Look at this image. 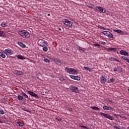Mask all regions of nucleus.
I'll return each mask as SVG.
<instances>
[{"mask_svg":"<svg viewBox=\"0 0 129 129\" xmlns=\"http://www.w3.org/2000/svg\"><path fill=\"white\" fill-rule=\"evenodd\" d=\"M18 34L21 36L23 38H28L31 36V35L29 32L26 30H21L18 32Z\"/></svg>","mask_w":129,"mask_h":129,"instance_id":"nucleus-1","label":"nucleus"},{"mask_svg":"<svg viewBox=\"0 0 129 129\" xmlns=\"http://www.w3.org/2000/svg\"><path fill=\"white\" fill-rule=\"evenodd\" d=\"M66 71L69 74H76L77 75L78 72L75 69L73 68H69L68 67H67L65 69Z\"/></svg>","mask_w":129,"mask_h":129,"instance_id":"nucleus-2","label":"nucleus"},{"mask_svg":"<svg viewBox=\"0 0 129 129\" xmlns=\"http://www.w3.org/2000/svg\"><path fill=\"white\" fill-rule=\"evenodd\" d=\"M63 24H64L66 26H67L68 27H72V25H73V23L67 19H64L62 21Z\"/></svg>","mask_w":129,"mask_h":129,"instance_id":"nucleus-3","label":"nucleus"},{"mask_svg":"<svg viewBox=\"0 0 129 129\" xmlns=\"http://www.w3.org/2000/svg\"><path fill=\"white\" fill-rule=\"evenodd\" d=\"M100 113L101 115L104 116V117H106V118H108V119H110V120H113L114 119V118H113V117L109 115L108 114H105L103 112H100Z\"/></svg>","mask_w":129,"mask_h":129,"instance_id":"nucleus-4","label":"nucleus"},{"mask_svg":"<svg viewBox=\"0 0 129 129\" xmlns=\"http://www.w3.org/2000/svg\"><path fill=\"white\" fill-rule=\"evenodd\" d=\"M95 11L97 12H99V13H105L106 12V10H105V9L101 7H96L95 8Z\"/></svg>","mask_w":129,"mask_h":129,"instance_id":"nucleus-5","label":"nucleus"},{"mask_svg":"<svg viewBox=\"0 0 129 129\" xmlns=\"http://www.w3.org/2000/svg\"><path fill=\"white\" fill-rule=\"evenodd\" d=\"M70 88L71 89V91L72 92H75V93H78L79 91L78 90V87L74 86V85H71L70 87Z\"/></svg>","mask_w":129,"mask_h":129,"instance_id":"nucleus-6","label":"nucleus"},{"mask_svg":"<svg viewBox=\"0 0 129 129\" xmlns=\"http://www.w3.org/2000/svg\"><path fill=\"white\" fill-rule=\"evenodd\" d=\"M102 33H103V35L107 36V37H109V38H113V35H112V33L109 31H104L102 32Z\"/></svg>","mask_w":129,"mask_h":129,"instance_id":"nucleus-7","label":"nucleus"},{"mask_svg":"<svg viewBox=\"0 0 129 129\" xmlns=\"http://www.w3.org/2000/svg\"><path fill=\"white\" fill-rule=\"evenodd\" d=\"M4 53L7 56H11V55H13V51L11 50V49H5Z\"/></svg>","mask_w":129,"mask_h":129,"instance_id":"nucleus-8","label":"nucleus"},{"mask_svg":"<svg viewBox=\"0 0 129 129\" xmlns=\"http://www.w3.org/2000/svg\"><path fill=\"white\" fill-rule=\"evenodd\" d=\"M28 92L29 94H30V95H31V96H33L35 98H39V96H38V95H37V94L35 93L34 92L31 91H28Z\"/></svg>","mask_w":129,"mask_h":129,"instance_id":"nucleus-9","label":"nucleus"},{"mask_svg":"<svg viewBox=\"0 0 129 129\" xmlns=\"http://www.w3.org/2000/svg\"><path fill=\"white\" fill-rule=\"evenodd\" d=\"M100 82L102 84H104L106 82V78L105 76H101L100 77Z\"/></svg>","mask_w":129,"mask_h":129,"instance_id":"nucleus-10","label":"nucleus"},{"mask_svg":"<svg viewBox=\"0 0 129 129\" xmlns=\"http://www.w3.org/2000/svg\"><path fill=\"white\" fill-rule=\"evenodd\" d=\"M40 46L41 47H43L42 49H48L47 47L44 46H47V43L45 42V41H42L40 42Z\"/></svg>","mask_w":129,"mask_h":129,"instance_id":"nucleus-11","label":"nucleus"},{"mask_svg":"<svg viewBox=\"0 0 129 129\" xmlns=\"http://www.w3.org/2000/svg\"><path fill=\"white\" fill-rule=\"evenodd\" d=\"M103 109L104 110H112V111H113V110L114 109H113V108H112L111 107L107 106H103Z\"/></svg>","mask_w":129,"mask_h":129,"instance_id":"nucleus-12","label":"nucleus"},{"mask_svg":"<svg viewBox=\"0 0 129 129\" xmlns=\"http://www.w3.org/2000/svg\"><path fill=\"white\" fill-rule=\"evenodd\" d=\"M70 77L71 78H72V79H74V80H77L78 81H79V80L81 79L80 77L77 76L70 75Z\"/></svg>","mask_w":129,"mask_h":129,"instance_id":"nucleus-13","label":"nucleus"},{"mask_svg":"<svg viewBox=\"0 0 129 129\" xmlns=\"http://www.w3.org/2000/svg\"><path fill=\"white\" fill-rule=\"evenodd\" d=\"M121 55H124V56H128V53L123 50H121L119 51Z\"/></svg>","mask_w":129,"mask_h":129,"instance_id":"nucleus-14","label":"nucleus"},{"mask_svg":"<svg viewBox=\"0 0 129 129\" xmlns=\"http://www.w3.org/2000/svg\"><path fill=\"white\" fill-rule=\"evenodd\" d=\"M115 33H118V34H122L123 33V32L120 30H117V29H113V30Z\"/></svg>","mask_w":129,"mask_h":129,"instance_id":"nucleus-15","label":"nucleus"},{"mask_svg":"<svg viewBox=\"0 0 129 129\" xmlns=\"http://www.w3.org/2000/svg\"><path fill=\"white\" fill-rule=\"evenodd\" d=\"M86 6H87V7L90 9H93V7H94L93 5L89 3H87Z\"/></svg>","mask_w":129,"mask_h":129,"instance_id":"nucleus-16","label":"nucleus"},{"mask_svg":"<svg viewBox=\"0 0 129 129\" xmlns=\"http://www.w3.org/2000/svg\"><path fill=\"white\" fill-rule=\"evenodd\" d=\"M21 95H22V96H24V97H25V98H27V99H29V96L27 95L26 93H25L24 92H22L21 93Z\"/></svg>","mask_w":129,"mask_h":129,"instance_id":"nucleus-17","label":"nucleus"},{"mask_svg":"<svg viewBox=\"0 0 129 129\" xmlns=\"http://www.w3.org/2000/svg\"><path fill=\"white\" fill-rule=\"evenodd\" d=\"M18 45H19V46L22 48H26V45L22 42H18Z\"/></svg>","mask_w":129,"mask_h":129,"instance_id":"nucleus-18","label":"nucleus"},{"mask_svg":"<svg viewBox=\"0 0 129 129\" xmlns=\"http://www.w3.org/2000/svg\"><path fill=\"white\" fill-rule=\"evenodd\" d=\"M17 58L18 59H20L21 60H25V59H26V58L24 56H23L21 55H17Z\"/></svg>","mask_w":129,"mask_h":129,"instance_id":"nucleus-19","label":"nucleus"},{"mask_svg":"<svg viewBox=\"0 0 129 129\" xmlns=\"http://www.w3.org/2000/svg\"><path fill=\"white\" fill-rule=\"evenodd\" d=\"M18 99L20 100V101H22L24 99V97L21 95L18 96Z\"/></svg>","mask_w":129,"mask_h":129,"instance_id":"nucleus-20","label":"nucleus"},{"mask_svg":"<svg viewBox=\"0 0 129 129\" xmlns=\"http://www.w3.org/2000/svg\"><path fill=\"white\" fill-rule=\"evenodd\" d=\"M1 27L5 28V27H8V24H7L6 22H3L1 24Z\"/></svg>","mask_w":129,"mask_h":129,"instance_id":"nucleus-21","label":"nucleus"},{"mask_svg":"<svg viewBox=\"0 0 129 129\" xmlns=\"http://www.w3.org/2000/svg\"><path fill=\"white\" fill-rule=\"evenodd\" d=\"M0 56L2 58H6V55H5V53L2 51H0Z\"/></svg>","mask_w":129,"mask_h":129,"instance_id":"nucleus-22","label":"nucleus"},{"mask_svg":"<svg viewBox=\"0 0 129 129\" xmlns=\"http://www.w3.org/2000/svg\"><path fill=\"white\" fill-rule=\"evenodd\" d=\"M5 32L2 30H0V37H5Z\"/></svg>","mask_w":129,"mask_h":129,"instance_id":"nucleus-23","label":"nucleus"},{"mask_svg":"<svg viewBox=\"0 0 129 129\" xmlns=\"http://www.w3.org/2000/svg\"><path fill=\"white\" fill-rule=\"evenodd\" d=\"M91 108L92 109H94V110H100V109H99V108L96 106L91 107Z\"/></svg>","mask_w":129,"mask_h":129,"instance_id":"nucleus-24","label":"nucleus"},{"mask_svg":"<svg viewBox=\"0 0 129 129\" xmlns=\"http://www.w3.org/2000/svg\"><path fill=\"white\" fill-rule=\"evenodd\" d=\"M58 79L60 81H64V82H66V79H64L63 77H59Z\"/></svg>","mask_w":129,"mask_h":129,"instance_id":"nucleus-25","label":"nucleus"},{"mask_svg":"<svg viewBox=\"0 0 129 129\" xmlns=\"http://www.w3.org/2000/svg\"><path fill=\"white\" fill-rule=\"evenodd\" d=\"M18 72H19V71L16 70H14L13 71V73H14V74H15L16 75H18Z\"/></svg>","mask_w":129,"mask_h":129,"instance_id":"nucleus-26","label":"nucleus"},{"mask_svg":"<svg viewBox=\"0 0 129 129\" xmlns=\"http://www.w3.org/2000/svg\"><path fill=\"white\" fill-rule=\"evenodd\" d=\"M17 123L19 125V126H23L24 125V123L21 122H18Z\"/></svg>","mask_w":129,"mask_h":129,"instance_id":"nucleus-27","label":"nucleus"},{"mask_svg":"<svg viewBox=\"0 0 129 129\" xmlns=\"http://www.w3.org/2000/svg\"><path fill=\"white\" fill-rule=\"evenodd\" d=\"M17 75H24V72L18 71Z\"/></svg>","mask_w":129,"mask_h":129,"instance_id":"nucleus-28","label":"nucleus"},{"mask_svg":"<svg viewBox=\"0 0 129 129\" xmlns=\"http://www.w3.org/2000/svg\"><path fill=\"white\" fill-rule=\"evenodd\" d=\"M97 27H98V28H99L101 30H106V29H105V28H104L102 26H100V25L98 26Z\"/></svg>","mask_w":129,"mask_h":129,"instance_id":"nucleus-29","label":"nucleus"},{"mask_svg":"<svg viewBox=\"0 0 129 129\" xmlns=\"http://www.w3.org/2000/svg\"><path fill=\"white\" fill-rule=\"evenodd\" d=\"M44 62H45L46 63H50V60L49 59H48V58H45L44 59Z\"/></svg>","mask_w":129,"mask_h":129,"instance_id":"nucleus-30","label":"nucleus"},{"mask_svg":"<svg viewBox=\"0 0 129 129\" xmlns=\"http://www.w3.org/2000/svg\"><path fill=\"white\" fill-rule=\"evenodd\" d=\"M56 64H57V65H60L62 64V62L60 60L58 59V60L57 61Z\"/></svg>","mask_w":129,"mask_h":129,"instance_id":"nucleus-31","label":"nucleus"},{"mask_svg":"<svg viewBox=\"0 0 129 129\" xmlns=\"http://www.w3.org/2000/svg\"><path fill=\"white\" fill-rule=\"evenodd\" d=\"M0 114H5V111L2 109H0Z\"/></svg>","mask_w":129,"mask_h":129,"instance_id":"nucleus-32","label":"nucleus"},{"mask_svg":"<svg viewBox=\"0 0 129 129\" xmlns=\"http://www.w3.org/2000/svg\"><path fill=\"white\" fill-rule=\"evenodd\" d=\"M118 71H119L120 72H122V69L120 67H118L117 68Z\"/></svg>","mask_w":129,"mask_h":129,"instance_id":"nucleus-33","label":"nucleus"},{"mask_svg":"<svg viewBox=\"0 0 129 129\" xmlns=\"http://www.w3.org/2000/svg\"><path fill=\"white\" fill-rule=\"evenodd\" d=\"M58 60H59V59H58V58H55L54 59V62H55L56 63L58 62Z\"/></svg>","mask_w":129,"mask_h":129,"instance_id":"nucleus-34","label":"nucleus"},{"mask_svg":"<svg viewBox=\"0 0 129 129\" xmlns=\"http://www.w3.org/2000/svg\"><path fill=\"white\" fill-rule=\"evenodd\" d=\"M68 110L69 111H73V109L70 107H69V109H68Z\"/></svg>","mask_w":129,"mask_h":129,"instance_id":"nucleus-35","label":"nucleus"},{"mask_svg":"<svg viewBox=\"0 0 129 129\" xmlns=\"http://www.w3.org/2000/svg\"><path fill=\"white\" fill-rule=\"evenodd\" d=\"M121 57L122 58V59H123V60H126V59L127 58L126 57H125V56H121Z\"/></svg>","mask_w":129,"mask_h":129,"instance_id":"nucleus-36","label":"nucleus"},{"mask_svg":"<svg viewBox=\"0 0 129 129\" xmlns=\"http://www.w3.org/2000/svg\"><path fill=\"white\" fill-rule=\"evenodd\" d=\"M80 127H83V128H88L87 127L84 125H80Z\"/></svg>","mask_w":129,"mask_h":129,"instance_id":"nucleus-37","label":"nucleus"},{"mask_svg":"<svg viewBox=\"0 0 129 129\" xmlns=\"http://www.w3.org/2000/svg\"><path fill=\"white\" fill-rule=\"evenodd\" d=\"M114 61H116L117 62H120V61H119V60H118L115 58H114Z\"/></svg>","mask_w":129,"mask_h":129,"instance_id":"nucleus-38","label":"nucleus"},{"mask_svg":"<svg viewBox=\"0 0 129 129\" xmlns=\"http://www.w3.org/2000/svg\"><path fill=\"white\" fill-rule=\"evenodd\" d=\"M56 119H57V120H58V121H61V120H62V119H61V118H59V117H56Z\"/></svg>","mask_w":129,"mask_h":129,"instance_id":"nucleus-39","label":"nucleus"},{"mask_svg":"<svg viewBox=\"0 0 129 129\" xmlns=\"http://www.w3.org/2000/svg\"><path fill=\"white\" fill-rule=\"evenodd\" d=\"M114 58H113V57H110L109 58L110 61H114Z\"/></svg>","mask_w":129,"mask_h":129,"instance_id":"nucleus-40","label":"nucleus"},{"mask_svg":"<svg viewBox=\"0 0 129 129\" xmlns=\"http://www.w3.org/2000/svg\"><path fill=\"white\" fill-rule=\"evenodd\" d=\"M69 106L68 105H66L65 107H64V108H66V109H69Z\"/></svg>","mask_w":129,"mask_h":129,"instance_id":"nucleus-41","label":"nucleus"},{"mask_svg":"<svg viewBox=\"0 0 129 129\" xmlns=\"http://www.w3.org/2000/svg\"><path fill=\"white\" fill-rule=\"evenodd\" d=\"M110 81V82H114V79L113 78H111Z\"/></svg>","mask_w":129,"mask_h":129,"instance_id":"nucleus-42","label":"nucleus"},{"mask_svg":"<svg viewBox=\"0 0 129 129\" xmlns=\"http://www.w3.org/2000/svg\"><path fill=\"white\" fill-rule=\"evenodd\" d=\"M100 43L102 45H105V42H104V41H100Z\"/></svg>","mask_w":129,"mask_h":129,"instance_id":"nucleus-43","label":"nucleus"},{"mask_svg":"<svg viewBox=\"0 0 129 129\" xmlns=\"http://www.w3.org/2000/svg\"><path fill=\"white\" fill-rule=\"evenodd\" d=\"M88 71L89 72H91V71H92V70L91 69V68H89Z\"/></svg>","mask_w":129,"mask_h":129,"instance_id":"nucleus-44","label":"nucleus"},{"mask_svg":"<svg viewBox=\"0 0 129 129\" xmlns=\"http://www.w3.org/2000/svg\"><path fill=\"white\" fill-rule=\"evenodd\" d=\"M94 46H96V47H100V45L98 44H94Z\"/></svg>","mask_w":129,"mask_h":129,"instance_id":"nucleus-45","label":"nucleus"},{"mask_svg":"<svg viewBox=\"0 0 129 129\" xmlns=\"http://www.w3.org/2000/svg\"><path fill=\"white\" fill-rule=\"evenodd\" d=\"M84 69H85V70H88V69H89V68L87 67H84Z\"/></svg>","mask_w":129,"mask_h":129,"instance_id":"nucleus-46","label":"nucleus"},{"mask_svg":"<svg viewBox=\"0 0 129 129\" xmlns=\"http://www.w3.org/2000/svg\"><path fill=\"white\" fill-rule=\"evenodd\" d=\"M79 50L82 51L83 52H84L85 51V49H79Z\"/></svg>","mask_w":129,"mask_h":129,"instance_id":"nucleus-47","label":"nucleus"},{"mask_svg":"<svg viewBox=\"0 0 129 129\" xmlns=\"http://www.w3.org/2000/svg\"><path fill=\"white\" fill-rule=\"evenodd\" d=\"M43 51H44L45 52H47V51H48V49H43Z\"/></svg>","mask_w":129,"mask_h":129,"instance_id":"nucleus-48","label":"nucleus"},{"mask_svg":"<svg viewBox=\"0 0 129 129\" xmlns=\"http://www.w3.org/2000/svg\"><path fill=\"white\" fill-rule=\"evenodd\" d=\"M113 71H114L115 72V71H117V69L114 68V69H113Z\"/></svg>","mask_w":129,"mask_h":129,"instance_id":"nucleus-49","label":"nucleus"},{"mask_svg":"<svg viewBox=\"0 0 129 129\" xmlns=\"http://www.w3.org/2000/svg\"><path fill=\"white\" fill-rule=\"evenodd\" d=\"M114 127L115 128H116V129H118V127L117 126H116V125H115V126H114Z\"/></svg>","mask_w":129,"mask_h":129,"instance_id":"nucleus-50","label":"nucleus"},{"mask_svg":"<svg viewBox=\"0 0 129 129\" xmlns=\"http://www.w3.org/2000/svg\"><path fill=\"white\" fill-rule=\"evenodd\" d=\"M0 122H1V123H4V121H2L0 120Z\"/></svg>","mask_w":129,"mask_h":129,"instance_id":"nucleus-51","label":"nucleus"},{"mask_svg":"<svg viewBox=\"0 0 129 129\" xmlns=\"http://www.w3.org/2000/svg\"><path fill=\"white\" fill-rule=\"evenodd\" d=\"M110 50H112L113 51H115L116 49H111Z\"/></svg>","mask_w":129,"mask_h":129,"instance_id":"nucleus-52","label":"nucleus"},{"mask_svg":"<svg viewBox=\"0 0 129 129\" xmlns=\"http://www.w3.org/2000/svg\"><path fill=\"white\" fill-rule=\"evenodd\" d=\"M47 16H48V17H50V14H47Z\"/></svg>","mask_w":129,"mask_h":129,"instance_id":"nucleus-53","label":"nucleus"},{"mask_svg":"<svg viewBox=\"0 0 129 129\" xmlns=\"http://www.w3.org/2000/svg\"><path fill=\"white\" fill-rule=\"evenodd\" d=\"M108 83H111V82H110V81H108Z\"/></svg>","mask_w":129,"mask_h":129,"instance_id":"nucleus-54","label":"nucleus"},{"mask_svg":"<svg viewBox=\"0 0 129 129\" xmlns=\"http://www.w3.org/2000/svg\"><path fill=\"white\" fill-rule=\"evenodd\" d=\"M25 111H27V112H29V111L28 110H24Z\"/></svg>","mask_w":129,"mask_h":129,"instance_id":"nucleus-55","label":"nucleus"},{"mask_svg":"<svg viewBox=\"0 0 129 129\" xmlns=\"http://www.w3.org/2000/svg\"><path fill=\"white\" fill-rule=\"evenodd\" d=\"M59 31H61V28H58Z\"/></svg>","mask_w":129,"mask_h":129,"instance_id":"nucleus-56","label":"nucleus"},{"mask_svg":"<svg viewBox=\"0 0 129 129\" xmlns=\"http://www.w3.org/2000/svg\"><path fill=\"white\" fill-rule=\"evenodd\" d=\"M117 54H119V52L118 51H117Z\"/></svg>","mask_w":129,"mask_h":129,"instance_id":"nucleus-57","label":"nucleus"},{"mask_svg":"<svg viewBox=\"0 0 129 129\" xmlns=\"http://www.w3.org/2000/svg\"><path fill=\"white\" fill-rule=\"evenodd\" d=\"M110 49H115V48H110Z\"/></svg>","mask_w":129,"mask_h":129,"instance_id":"nucleus-58","label":"nucleus"},{"mask_svg":"<svg viewBox=\"0 0 129 129\" xmlns=\"http://www.w3.org/2000/svg\"><path fill=\"white\" fill-rule=\"evenodd\" d=\"M66 50H67V51H68L69 49H66Z\"/></svg>","mask_w":129,"mask_h":129,"instance_id":"nucleus-59","label":"nucleus"},{"mask_svg":"<svg viewBox=\"0 0 129 129\" xmlns=\"http://www.w3.org/2000/svg\"><path fill=\"white\" fill-rule=\"evenodd\" d=\"M127 128H128V129H129V127H127Z\"/></svg>","mask_w":129,"mask_h":129,"instance_id":"nucleus-60","label":"nucleus"}]
</instances>
